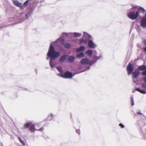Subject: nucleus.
I'll use <instances>...</instances> for the list:
<instances>
[{"label":"nucleus","mask_w":146,"mask_h":146,"mask_svg":"<svg viewBox=\"0 0 146 146\" xmlns=\"http://www.w3.org/2000/svg\"><path fill=\"white\" fill-rule=\"evenodd\" d=\"M60 55V53L56 51L54 47L52 45V43L50 44L47 56L50 57L49 64L50 67L52 68L55 67V59L58 57Z\"/></svg>","instance_id":"f257e3e1"},{"label":"nucleus","mask_w":146,"mask_h":146,"mask_svg":"<svg viewBox=\"0 0 146 146\" xmlns=\"http://www.w3.org/2000/svg\"><path fill=\"white\" fill-rule=\"evenodd\" d=\"M91 60H90L87 58H82L80 62V64H88L89 65L88 66L85 67L84 70L80 72H78V73H80L82 72H84L90 69L91 66L92 65Z\"/></svg>","instance_id":"f03ea898"},{"label":"nucleus","mask_w":146,"mask_h":146,"mask_svg":"<svg viewBox=\"0 0 146 146\" xmlns=\"http://www.w3.org/2000/svg\"><path fill=\"white\" fill-rule=\"evenodd\" d=\"M127 16L128 18L131 19L135 20L138 17L139 14L138 11L135 12L134 11H131L128 13Z\"/></svg>","instance_id":"7ed1b4c3"},{"label":"nucleus","mask_w":146,"mask_h":146,"mask_svg":"<svg viewBox=\"0 0 146 146\" xmlns=\"http://www.w3.org/2000/svg\"><path fill=\"white\" fill-rule=\"evenodd\" d=\"M63 35H65L68 38H71L73 36L74 37H80L82 36V34L74 32V33H64Z\"/></svg>","instance_id":"20e7f679"},{"label":"nucleus","mask_w":146,"mask_h":146,"mask_svg":"<svg viewBox=\"0 0 146 146\" xmlns=\"http://www.w3.org/2000/svg\"><path fill=\"white\" fill-rule=\"evenodd\" d=\"M134 70L133 67V65L129 63L127 66V70L128 75L132 73Z\"/></svg>","instance_id":"39448f33"},{"label":"nucleus","mask_w":146,"mask_h":146,"mask_svg":"<svg viewBox=\"0 0 146 146\" xmlns=\"http://www.w3.org/2000/svg\"><path fill=\"white\" fill-rule=\"evenodd\" d=\"M87 43L88 47L90 48L94 49L97 46V45L91 40H88Z\"/></svg>","instance_id":"423d86ee"},{"label":"nucleus","mask_w":146,"mask_h":146,"mask_svg":"<svg viewBox=\"0 0 146 146\" xmlns=\"http://www.w3.org/2000/svg\"><path fill=\"white\" fill-rule=\"evenodd\" d=\"M83 33V38L85 40H86L87 42L88 40H90V39L92 38V36L87 33L85 32H84Z\"/></svg>","instance_id":"0eeeda50"},{"label":"nucleus","mask_w":146,"mask_h":146,"mask_svg":"<svg viewBox=\"0 0 146 146\" xmlns=\"http://www.w3.org/2000/svg\"><path fill=\"white\" fill-rule=\"evenodd\" d=\"M64 78H71L73 76L72 74L68 71L66 72L64 75Z\"/></svg>","instance_id":"6e6552de"},{"label":"nucleus","mask_w":146,"mask_h":146,"mask_svg":"<svg viewBox=\"0 0 146 146\" xmlns=\"http://www.w3.org/2000/svg\"><path fill=\"white\" fill-rule=\"evenodd\" d=\"M141 26L143 28L146 27V17L142 18L140 22Z\"/></svg>","instance_id":"1a4fd4ad"},{"label":"nucleus","mask_w":146,"mask_h":146,"mask_svg":"<svg viewBox=\"0 0 146 146\" xmlns=\"http://www.w3.org/2000/svg\"><path fill=\"white\" fill-rule=\"evenodd\" d=\"M68 56V55L64 54L62 56L59 60V62H60L62 63L66 60L67 59V58Z\"/></svg>","instance_id":"9d476101"},{"label":"nucleus","mask_w":146,"mask_h":146,"mask_svg":"<svg viewBox=\"0 0 146 146\" xmlns=\"http://www.w3.org/2000/svg\"><path fill=\"white\" fill-rule=\"evenodd\" d=\"M59 40L61 42V43L63 44L64 43V40L62 37H60L58 39L56 40L54 42H52L51 43H52V45L53 44L56 43Z\"/></svg>","instance_id":"9b49d317"},{"label":"nucleus","mask_w":146,"mask_h":146,"mask_svg":"<svg viewBox=\"0 0 146 146\" xmlns=\"http://www.w3.org/2000/svg\"><path fill=\"white\" fill-rule=\"evenodd\" d=\"M93 59V60H91V62L92 64V65L96 63L97 62V60L99 59V58H98V56H97L96 55H94L92 57Z\"/></svg>","instance_id":"f8f14e48"},{"label":"nucleus","mask_w":146,"mask_h":146,"mask_svg":"<svg viewBox=\"0 0 146 146\" xmlns=\"http://www.w3.org/2000/svg\"><path fill=\"white\" fill-rule=\"evenodd\" d=\"M140 72L138 70H135L132 72V77L133 78H136L139 74Z\"/></svg>","instance_id":"ddd939ff"},{"label":"nucleus","mask_w":146,"mask_h":146,"mask_svg":"<svg viewBox=\"0 0 146 146\" xmlns=\"http://www.w3.org/2000/svg\"><path fill=\"white\" fill-rule=\"evenodd\" d=\"M75 57L73 56H70L68 58V61L70 63L73 62L75 60Z\"/></svg>","instance_id":"4468645a"},{"label":"nucleus","mask_w":146,"mask_h":146,"mask_svg":"<svg viewBox=\"0 0 146 146\" xmlns=\"http://www.w3.org/2000/svg\"><path fill=\"white\" fill-rule=\"evenodd\" d=\"M85 47L84 46H81L79 48H77L76 51L77 52H79L84 50Z\"/></svg>","instance_id":"2eb2a0df"},{"label":"nucleus","mask_w":146,"mask_h":146,"mask_svg":"<svg viewBox=\"0 0 146 146\" xmlns=\"http://www.w3.org/2000/svg\"><path fill=\"white\" fill-rule=\"evenodd\" d=\"M137 69L140 70H146V66L142 65L139 66L137 68Z\"/></svg>","instance_id":"dca6fc26"},{"label":"nucleus","mask_w":146,"mask_h":146,"mask_svg":"<svg viewBox=\"0 0 146 146\" xmlns=\"http://www.w3.org/2000/svg\"><path fill=\"white\" fill-rule=\"evenodd\" d=\"M135 90L139 92L141 94H146V92L145 91L139 88H137L135 89Z\"/></svg>","instance_id":"f3484780"},{"label":"nucleus","mask_w":146,"mask_h":146,"mask_svg":"<svg viewBox=\"0 0 146 146\" xmlns=\"http://www.w3.org/2000/svg\"><path fill=\"white\" fill-rule=\"evenodd\" d=\"M85 53L88 56L91 57L92 54V50H88L86 51Z\"/></svg>","instance_id":"a211bd4d"},{"label":"nucleus","mask_w":146,"mask_h":146,"mask_svg":"<svg viewBox=\"0 0 146 146\" xmlns=\"http://www.w3.org/2000/svg\"><path fill=\"white\" fill-rule=\"evenodd\" d=\"M79 43L80 44H82L83 43H84V44H87L88 43L87 42V40H85L83 38H82L80 39L79 40Z\"/></svg>","instance_id":"6ab92c4d"},{"label":"nucleus","mask_w":146,"mask_h":146,"mask_svg":"<svg viewBox=\"0 0 146 146\" xmlns=\"http://www.w3.org/2000/svg\"><path fill=\"white\" fill-rule=\"evenodd\" d=\"M144 82L141 84V86L143 88L146 89V76L144 78Z\"/></svg>","instance_id":"aec40b11"},{"label":"nucleus","mask_w":146,"mask_h":146,"mask_svg":"<svg viewBox=\"0 0 146 146\" xmlns=\"http://www.w3.org/2000/svg\"><path fill=\"white\" fill-rule=\"evenodd\" d=\"M13 3L17 6L19 7H21V4L18 1L13 0Z\"/></svg>","instance_id":"412c9836"},{"label":"nucleus","mask_w":146,"mask_h":146,"mask_svg":"<svg viewBox=\"0 0 146 146\" xmlns=\"http://www.w3.org/2000/svg\"><path fill=\"white\" fill-rule=\"evenodd\" d=\"M64 47L66 48H69L71 47V45L70 43L66 42L63 44Z\"/></svg>","instance_id":"4be33fe9"},{"label":"nucleus","mask_w":146,"mask_h":146,"mask_svg":"<svg viewBox=\"0 0 146 146\" xmlns=\"http://www.w3.org/2000/svg\"><path fill=\"white\" fill-rule=\"evenodd\" d=\"M56 68L61 73H63V72L62 67L61 66H57Z\"/></svg>","instance_id":"5701e85b"},{"label":"nucleus","mask_w":146,"mask_h":146,"mask_svg":"<svg viewBox=\"0 0 146 146\" xmlns=\"http://www.w3.org/2000/svg\"><path fill=\"white\" fill-rule=\"evenodd\" d=\"M84 56L83 52H81L76 55V57L77 58H80L82 57H84Z\"/></svg>","instance_id":"b1692460"},{"label":"nucleus","mask_w":146,"mask_h":146,"mask_svg":"<svg viewBox=\"0 0 146 146\" xmlns=\"http://www.w3.org/2000/svg\"><path fill=\"white\" fill-rule=\"evenodd\" d=\"M31 124L30 125V126L31 127L29 129L30 131L32 132H34V131L32 130V128H35V124H33L32 122H31Z\"/></svg>","instance_id":"393cba45"},{"label":"nucleus","mask_w":146,"mask_h":146,"mask_svg":"<svg viewBox=\"0 0 146 146\" xmlns=\"http://www.w3.org/2000/svg\"><path fill=\"white\" fill-rule=\"evenodd\" d=\"M145 11V10L142 7H140L138 10V12L144 13Z\"/></svg>","instance_id":"a878e982"},{"label":"nucleus","mask_w":146,"mask_h":146,"mask_svg":"<svg viewBox=\"0 0 146 146\" xmlns=\"http://www.w3.org/2000/svg\"><path fill=\"white\" fill-rule=\"evenodd\" d=\"M31 122H27L25 123L24 125V128H28L31 124Z\"/></svg>","instance_id":"bb28decb"},{"label":"nucleus","mask_w":146,"mask_h":146,"mask_svg":"<svg viewBox=\"0 0 146 146\" xmlns=\"http://www.w3.org/2000/svg\"><path fill=\"white\" fill-rule=\"evenodd\" d=\"M58 50L59 52H63L64 50V49L63 47L60 45H59L58 47Z\"/></svg>","instance_id":"cd10ccee"},{"label":"nucleus","mask_w":146,"mask_h":146,"mask_svg":"<svg viewBox=\"0 0 146 146\" xmlns=\"http://www.w3.org/2000/svg\"><path fill=\"white\" fill-rule=\"evenodd\" d=\"M53 115L52 114H50L48 115V117L47 118V119L49 121H50L53 118Z\"/></svg>","instance_id":"c85d7f7f"},{"label":"nucleus","mask_w":146,"mask_h":146,"mask_svg":"<svg viewBox=\"0 0 146 146\" xmlns=\"http://www.w3.org/2000/svg\"><path fill=\"white\" fill-rule=\"evenodd\" d=\"M18 139L19 140L20 142L22 143V144L23 146H25V143L24 141L23 140H22L21 138L20 137H18Z\"/></svg>","instance_id":"c756f323"},{"label":"nucleus","mask_w":146,"mask_h":146,"mask_svg":"<svg viewBox=\"0 0 146 146\" xmlns=\"http://www.w3.org/2000/svg\"><path fill=\"white\" fill-rule=\"evenodd\" d=\"M131 106H133L134 105V100H133V97H131Z\"/></svg>","instance_id":"7c9ffc66"},{"label":"nucleus","mask_w":146,"mask_h":146,"mask_svg":"<svg viewBox=\"0 0 146 146\" xmlns=\"http://www.w3.org/2000/svg\"><path fill=\"white\" fill-rule=\"evenodd\" d=\"M57 75H58V76H60L61 77L64 78V75L63 74V73H60V74H57Z\"/></svg>","instance_id":"2f4dec72"},{"label":"nucleus","mask_w":146,"mask_h":146,"mask_svg":"<svg viewBox=\"0 0 146 146\" xmlns=\"http://www.w3.org/2000/svg\"><path fill=\"white\" fill-rule=\"evenodd\" d=\"M142 75L143 76H146V70H145L143 71L142 72Z\"/></svg>","instance_id":"473e14b6"},{"label":"nucleus","mask_w":146,"mask_h":146,"mask_svg":"<svg viewBox=\"0 0 146 146\" xmlns=\"http://www.w3.org/2000/svg\"><path fill=\"white\" fill-rule=\"evenodd\" d=\"M119 125L122 128H123L124 127V126L122 123H120L119 124Z\"/></svg>","instance_id":"72a5a7b5"},{"label":"nucleus","mask_w":146,"mask_h":146,"mask_svg":"<svg viewBox=\"0 0 146 146\" xmlns=\"http://www.w3.org/2000/svg\"><path fill=\"white\" fill-rule=\"evenodd\" d=\"M76 132L78 135H80V131L79 129H76Z\"/></svg>","instance_id":"f704fd0d"},{"label":"nucleus","mask_w":146,"mask_h":146,"mask_svg":"<svg viewBox=\"0 0 146 146\" xmlns=\"http://www.w3.org/2000/svg\"><path fill=\"white\" fill-rule=\"evenodd\" d=\"M20 89H21V90H26V91L27 90V88H25L20 87Z\"/></svg>","instance_id":"c9c22d12"},{"label":"nucleus","mask_w":146,"mask_h":146,"mask_svg":"<svg viewBox=\"0 0 146 146\" xmlns=\"http://www.w3.org/2000/svg\"><path fill=\"white\" fill-rule=\"evenodd\" d=\"M98 58H99V59L101 58V59H102V54H99V56L98 57Z\"/></svg>","instance_id":"e433bc0d"},{"label":"nucleus","mask_w":146,"mask_h":146,"mask_svg":"<svg viewBox=\"0 0 146 146\" xmlns=\"http://www.w3.org/2000/svg\"><path fill=\"white\" fill-rule=\"evenodd\" d=\"M29 0H27L24 3V5H26L28 3Z\"/></svg>","instance_id":"4c0bfd02"},{"label":"nucleus","mask_w":146,"mask_h":146,"mask_svg":"<svg viewBox=\"0 0 146 146\" xmlns=\"http://www.w3.org/2000/svg\"><path fill=\"white\" fill-rule=\"evenodd\" d=\"M29 15H30V14L29 13H28L27 14H25V15L26 17L27 18H28V16H29Z\"/></svg>","instance_id":"58836bf2"},{"label":"nucleus","mask_w":146,"mask_h":146,"mask_svg":"<svg viewBox=\"0 0 146 146\" xmlns=\"http://www.w3.org/2000/svg\"><path fill=\"white\" fill-rule=\"evenodd\" d=\"M137 114H140V115H143V114H142V113H141V112H137Z\"/></svg>","instance_id":"ea45409f"},{"label":"nucleus","mask_w":146,"mask_h":146,"mask_svg":"<svg viewBox=\"0 0 146 146\" xmlns=\"http://www.w3.org/2000/svg\"><path fill=\"white\" fill-rule=\"evenodd\" d=\"M145 134H146L145 132H145H144L143 133V134L144 137H146L145 136Z\"/></svg>","instance_id":"a19ab883"},{"label":"nucleus","mask_w":146,"mask_h":146,"mask_svg":"<svg viewBox=\"0 0 146 146\" xmlns=\"http://www.w3.org/2000/svg\"><path fill=\"white\" fill-rule=\"evenodd\" d=\"M32 130H34V132L35 131L37 130V129H35V128H32Z\"/></svg>","instance_id":"79ce46f5"},{"label":"nucleus","mask_w":146,"mask_h":146,"mask_svg":"<svg viewBox=\"0 0 146 146\" xmlns=\"http://www.w3.org/2000/svg\"><path fill=\"white\" fill-rule=\"evenodd\" d=\"M37 131H42V128H40L39 129H37Z\"/></svg>","instance_id":"37998d69"},{"label":"nucleus","mask_w":146,"mask_h":146,"mask_svg":"<svg viewBox=\"0 0 146 146\" xmlns=\"http://www.w3.org/2000/svg\"><path fill=\"white\" fill-rule=\"evenodd\" d=\"M144 50L146 52V47H145L144 48Z\"/></svg>","instance_id":"c03bdc74"},{"label":"nucleus","mask_w":146,"mask_h":146,"mask_svg":"<svg viewBox=\"0 0 146 146\" xmlns=\"http://www.w3.org/2000/svg\"><path fill=\"white\" fill-rule=\"evenodd\" d=\"M49 57H48H48H47V58H46V59L47 60H48L49 59Z\"/></svg>","instance_id":"a18cd8bd"},{"label":"nucleus","mask_w":146,"mask_h":146,"mask_svg":"<svg viewBox=\"0 0 146 146\" xmlns=\"http://www.w3.org/2000/svg\"><path fill=\"white\" fill-rule=\"evenodd\" d=\"M133 82L134 83H135V82L134 80H133Z\"/></svg>","instance_id":"49530a36"},{"label":"nucleus","mask_w":146,"mask_h":146,"mask_svg":"<svg viewBox=\"0 0 146 146\" xmlns=\"http://www.w3.org/2000/svg\"><path fill=\"white\" fill-rule=\"evenodd\" d=\"M2 146H3V145H2Z\"/></svg>","instance_id":"de8ad7c7"}]
</instances>
